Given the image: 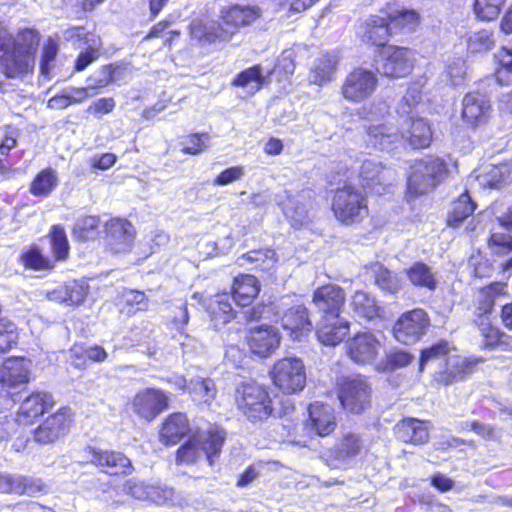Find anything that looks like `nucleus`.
Returning <instances> with one entry per match:
<instances>
[{
  "mask_svg": "<svg viewBox=\"0 0 512 512\" xmlns=\"http://www.w3.org/2000/svg\"><path fill=\"white\" fill-rule=\"evenodd\" d=\"M40 34L36 29H20L15 36L0 25V59L6 78H23L33 71Z\"/></svg>",
  "mask_w": 512,
  "mask_h": 512,
  "instance_id": "obj_1",
  "label": "nucleus"
},
{
  "mask_svg": "<svg viewBox=\"0 0 512 512\" xmlns=\"http://www.w3.org/2000/svg\"><path fill=\"white\" fill-rule=\"evenodd\" d=\"M366 134L368 147L388 153L394 152L403 142L413 149H422L432 140L431 127L423 118L403 120L400 130L389 123L372 124L367 127Z\"/></svg>",
  "mask_w": 512,
  "mask_h": 512,
  "instance_id": "obj_2",
  "label": "nucleus"
},
{
  "mask_svg": "<svg viewBox=\"0 0 512 512\" xmlns=\"http://www.w3.org/2000/svg\"><path fill=\"white\" fill-rule=\"evenodd\" d=\"M261 16L256 6L232 5L220 11V20L193 19L190 23L191 37L203 44L228 42L243 26H248Z\"/></svg>",
  "mask_w": 512,
  "mask_h": 512,
  "instance_id": "obj_3",
  "label": "nucleus"
},
{
  "mask_svg": "<svg viewBox=\"0 0 512 512\" xmlns=\"http://www.w3.org/2000/svg\"><path fill=\"white\" fill-rule=\"evenodd\" d=\"M448 351L449 347L446 341H440L423 349L419 360V370L423 371L429 363L437 364L433 378L438 384L449 385L454 381L462 380L469 369V365L458 356L447 358Z\"/></svg>",
  "mask_w": 512,
  "mask_h": 512,
  "instance_id": "obj_4",
  "label": "nucleus"
},
{
  "mask_svg": "<svg viewBox=\"0 0 512 512\" xmlns=\"http://www.w3.org/2000/svg\"><path fill=\"white\" fill-rule=\"evenodd\" d=\"M226 440L225 430L216 424H210L206 430L199 431L177 450L178 463H194L204 455L210 466L220 456Z\"/></svg>",
  "mask_w": 512,
  "mask_h": 512,
  "instance_id": "obj_5",
  "label": "nucleus"
},
{
  "mask_svg": "<svg viewBox=\"0 0 512 512\" xmlns=\"http://www.w3.org/2000/svg\"><path fill=\"white\" fill-rule=\"evenodd\" d=\"M29 381V368L23 359H9L0 370V413L10 410L22 398Z\"/></svg>",
  "mask_w": 512,
  "mask_h": 512,
  "instance_id": "obj_6",
  "label": "nucleus"
},
{
  "mask_svg": "<svg viewBox=\"0 0 512 512\" xmlns=\"http://www.w3.org/2000/svg\"><path fill=\"white\" fill-rule=\"evenodd\" d=\"M446 162L434 156H429L416 161L411 166V173L407 180V190L410 195L419 196L433 189L447 175Z\"/></svg>",
  "mask_w": 512,
  "mask_h": 512,
  "instance_id": "obj_7",
  "label": "nucleus"
},
{
  "mask_svg": "<svg viewBox=\"0 0 512 512\" xmlns=\"http://www.w3.org/2000/svg\"><path fill=\"white\" fill-rule=\"evenodd\" d=\"M238 408L251 422L266 420L273 412L272 400L265 388L256 383H243L237 389Z\"/></svg>",
  "mask_w": 512,
  "mask_h": 512,
  "instance_id": "obj_8",
  "label": "nucleus"
},
{
  "mask_svg": "<svg viewBox=\"0 0 512 512\" xmlns=\"http://www.w3.org/2000/svg\"><path fill=\"white\" fill-rule=\"evenodd\" d=\"M332 210L335 217L346 225L358 223L368 215V206L365 196L351 186L337 189Z\"/></svg>",
  "mask_w": 512,
  "mask_h": 512,
  "instance_id": "obj_9",
  "label": "nucleus"
},
{
  "mask_svg": "<svg viewBox=\"0 0 512 512\" xmlns=\"http://www.w3.org/2000/svg\"><path fill=\"white\" fill-rule=\"evenodd\" d=\"M274 385L283 393L294 394L306 386V367L301 358L284 357L270 371Z\"/></svg>",
  "mask_w": 512,
  "mask_h": 512,
  "instance_id": "obj_10",
  "label": "nucleus"
},
{
  "mask_svg": "<svg viewBox=\"0 0 512 512\" xmlns=\"http://www.w3.org/2000/svg\"><path fill=\"white\" fill-rule=\"evenodd\" d=\"M375 65L376 70L386 77H405L413 69L414 55L408 48L388 45L380 50Z\"/></svg>",
  "mask_w": 512,
  "mask_h": 512,
  "instance_id": "obj_11",
  "label": "nucleus"
},
{
  "mask_svg": "<svg viewBox=\"0 0 512 512\" xmlns=\"http://www.w3.org/2000/svg\"><path fill=\"white\" fill-rule=\"evenodd\" d=\"M371 392L372 389L367 379L357 375L343 379L338 396L346 410L360 414L370 406Z\"/></svg>",
  "mask_w": 512,
  "mask_h": 512,
  "instance_id": "obj_12",
  "label": "nucleus"
},
{
  "mask_svg": "<svg viewBox=\"0 0 512 512\" xmlns=\"http://www.w3.org/2000/svg\"><path fill=\"white\" fill-rule=\"evenodd\" d=\"M429 324L428 314L423 309L416 308L405 312L395 322L393 335L400 343L414 344L426 333Z\"/></svg>",
  "mask_w": 512,
  "mask_h": 512,
  "instance_id": "obj_13",
  "label": "nucleus"
},
{
  "mask_svg": "<svg viewBox=\"0 0 512 512\" xmlns=\"http://www.w3.org/2000/svg\"><path fill=\"white\" fill-rule=\"evenodd\" d=\"M377 83L378 79L373 71L357 68L347 75L342 86V95L351 102L364 101L374 93Z\"/></svg>",
  "mask_w": 512,
  "mask_h": 512,
  "instance_id": "obj_14",
  "label": "nucleus"
},
{
  "mask_svg": "<svg viewBox=\"0 0 512 512\" xmlns=\"http://www.w3.org/2000/svg\"><path fill=\"white\" fill-rule=\"evenodd\" d=\"M88 462L109 475H129L133 471L131 460L117 451L101 450L93 447L85 449Z\"/></svg>",
  "mask_w": 512,
  "mask_h": 512,
  "instance_id": "obj_15",
  "label": "nucleus"
},
{
  "mask_svg": "<svg viewBox=\"0 0 512 512\" xmlns=\"http://www.w3.org/2000/svg\"><path fill=\"white\" fill-rule=\"evenodd\" d=\"M312 302L321 318L337 320L345 303V292L335 284L323 285L314 291Z\"/></svg>",
  "mask_w": 512,
  "mask_h": 512,
  "instance_id": "obj_16",
  "label": "nucleus"
},
{
  "mask_svg": "<svg viewBox=\"0 0 512 512\" xmlns=\"http://www.w3.org/2000/svg\"><path fill=\"white\" fill-rule=\"evenodd\" d=\"M359 178L364 188L381 195L392 184L394 171L385 167L375 158L364 159L360 166Z\"/></svg>",
  "mask_w": 512,
  "mask_h": 512,
  "instance_id": "obj_17",
  "label": "nucleus"
},
{
  "mask_svg": "<svg viewBox=\"0 0 512 512\" xmlns=\"http://www.w3.org/2000/svg\"><path fill=\"white\" fill-rule=\"evenodd\" d=\"M70 423L69 409L61 408L33 431V439L41 445L52 444L68 433Z\"/></svg>",
  "mask_w": 512,
  "mask_h": 512,
  "instance_id": "obj_18",
  "label": "nucleus"
},
{
  "mask_svg": "<svg viewBox=\"0 0 512 512\" xmlns=\"http://www.w3.org/2000/svg\"><path fill=\"white\" fill-rule=\"evenodd\" d=\"M107 247L115 252L130 251L135 239L133 225L125 219L115 218L105 224Z\"/></svg>",
  "mask_w": 512,
  "mask_h": 512,
  "instance_id": "obj_19",
  "label": "nucleus"
},
{
  "mask_svg": "<svg viewBox=\"0 0 512 512\" xmlns=\"http://www.w3.org/2000/svg\"><path fill=\"white\" fill-rule=\"evenodd\" d=\"M133 411L141 418L152 421L168 406V397L161 390L147 388L133 399Z\"/></svg>",
  "mask_w": 512,
  "mask_h": 512,
  "instance_id": "obj_20",
  "label": "nucleus"
},
{
  "mask_svg": "<svg viewBox=\"0 0 512 512\" xmlns=\"http://www.w3.org/2000/svg\"><path fill=\"white\" fill-rule=\"evenodd\" d=\"M19 402L21 404L17 420L20 423L28 424L49 411L54 405V398L50 393L44 391H35L26 396L22 391V398Z\"/></svg>",
  "mask_w": 512,
  "mask_h": 512,
  "instance_id": "obj_21",
  "label": "nucleus"
},
{
  "mask_svg": "<svg viewBox=\"0 0 512 512\" xmlns=\"http://www.w3.org/2000/svg\"><path fill=\"white\" fill-rule=\"evenodd\" d=\"M280 344V335L278 329L261 325L251 328L248 338L250 351L261 358L270 356Z\"/></svg>",
  "mask_w": 512,
  "mask_h": 512,
  "instance_id": "obj_22",
  "label": "nucleus"
},
{
  "mask_svg": "<svg viewBox=\"0 0 512 512\" xmlns=\"http://www.w3.org/2000/svg\"><path fill=\"white\" fill-rule=\"evenodd\" d=\"M308 415L306 427L318 436H328L337 426L335 412L330 405L314 402L308 407Z\"/></svg>",
  "mask_w": 512,
  "mask_h": 512,
  "instance_id": "obj_23",
  "label": "nucleus"
},
{
  "mask_svg": "<svg viewBox=\"0 0 512 512\" xmlns=\"http://www.w3.org/2000/svg\"><path fill=\"white\" fill-rule=\"evenodd\" d=\"M348 355L360 364L372 362L380 349V341L370 332L358 333L347 342Z\"/></svg>",
  "mask_w": 512,
  "mask_h": 512,
  "instance_id": "obj_24",
  "label": "nucleus"
},
{
  "mask_svg": "<svg viewBox=\"0 0 512 512\" xmlns=\"http://www.w3.org/2000/svg\"><path fill=\"white\" fill-rule=\"evenodd\" d=\"M282 327L289 332L293 340L300 341L302 336L312 331L309 310L304 305L288 308L281 317Z\"/></svg>",
  "mask_w": 512,
  "mask_h": 512,
  "instance_id": "obj_25",
  "label": "nucleus"
},
{
  "mask_svg": "<svg viewBox=\"0 0 512 512\" xmlns=\"http://www.w3.org/2000/svg\"><path fill=\"white\" fill-rule=\"evenodd\" d=\"M489 110L488 99L478 92L468 93L462 100V119L473 128L486 122Z\"/></svg>",
  "mask_w": 512,
  "mask_h": 512,
  "instance_id": "obj_26",
  "label": "nucleus"
},
{
  "mask_svg": "<svg viewBox=\"0 0 512 512\" xmlns=\"http://www.w3.org/2000/svg\"><path fill=\"white\" fill-rule=\"evenodd\" d=\"M361 33L364 42L384 48L393 34V28L389 20L379 16H369L361 26Z\"/></svg>",
  "mask_w": 512,
  "mask_h": 512,
  "instance_id": "obj_27",
  "label": "nucleus"
},
{
  "mask_svg": "<svg viewBox=\"0 0 512 512\" xmlns=\"http://www.w3.org/2000/svg\"><path fill=\"white\" fill-rule=\"evenodd\" d=\"M229 293L223 292L213 296L207 306L211 322L216 330L230 323L236 317Z\"/></svg>",
  "mask_w": 512,
  "mask_h": 512,
  "instance_id": "obj_28",
  "label": "nucleus"
},
{
  "mask_svg": "<svg viewBox=\"0 0 512 512\" xmlns=\"http://www.w3.org/2000/svg\"><path fill=\"white\" fill-rule=\"evenodd\" d=\"M285 197L286 200L283 202L282 197L279 196V204L282 205V211L286 219L294 228L303 226L308 220L305 192L303 191L293 195L289 191H285Z\"/></svg>",
  "mask_w": 512,
  "mask_h": 512,
  "instance_id": "obj_29",
  "label": "nucleus"
},
{
  "mask_svg": "<svg viewBox=\"0 0 512 512\" xmlns=\"http://www.w3.org/2000/svg\"><path fill=\"white\" fill-rule=\"evenodd\" d=\"M398 440L404 443L423 444L429 439V429L425 422L417 418H406L394 428Z\"/></svg>",
  "mask_w": 512,
  "mask_h": 512,
  "instance_id": "obj_30",
  "label": "nucleus"
},
{
  "mask_svg": "<svg viewBox=\"0 0 512 512\" xmlns=\"http://www.w3.org/2000/svg\"><path fill=\"white\" fill-rule=\"evenodd\" d=\"M260 291V283L250 274H241L234 278L231 298L241 307L249 306Z\"/></svg>",
  "mask_w": 512,
  "mask_h": 512,
  "instance_id": "obj_31",
  "label": "nucleus"
},
{
  "mask_svg": "<svg viewBox=\"0 0 512 512\" xmlns=\"http://www.w3.org/2000/svg\"><path fill=\"white\" fill-rule=\"evenodd\" d=\"M348 332L349 322L347 320L340 317L337 320L321 318L317 326L316 335L323 345L336 346L344 340Z\"/></svg>",
  "mask_w": 512,
  "mask_h": 512,
  "instance_id": "obj_32",
  "label": "nucleus"
},
{
  "mask_svg": "<svg viewBox=\"0 0 512 512\" xmlns=\"http://www.w3.org/2000/svg\"><path fill=\"white\" fill-rule=\"evenodd\" d=\"M190 431L188 419L183 413L170 415L162 425L160 440L165 445H175Z\"/></svg>",
  "mask_w": 512,
  "mask_h": 512,
  "instance_id": "obj_33",
  "label": "nucleus"
},
{
  "mask_svg": "<svg viewBox=\"0 0 512 512\" xmlns=\"http://www.w3.org/2000/svg\"><path fill=\"white\" fill-rule=\"evenodd\" d=\"M409 282L417 287L434 292L438 287L436 273L426 263L422 261L414 262L410 267L404 270Z\"/></svg>",
  "mask_w": 512,
  "mask_h": 512,
  "instance_id": "obj_34",
  "label": "nucleus"
},
{
  "mask_svg": "<svg viewBox=\"0 0 512 512\" xmlns=\"http://www.w3.org/2000/svg\"><path fill=\"white\" fill-rule=\"evenodd\" d=\"M188 393L195 403L210 406L218 389L212 378L195 376L189 380Z\"/></svg>",
  "mask_w": 512,
  "mask_h": 512,
  "instance_id": "obj_35",
  "label": "nucleus"
},
{
  "mask_svg": "<svg viewBox=\"0 0 512 512\" xmlns=\"http://www.w3.org/2000/svg\"><path fill=\"white\" fill-rule=\"evenodd\" d=\"M350 305L355 317L368 321L380 317L383 312L375 297L365 291H356L352 296Z\"/></svg>",
  "mask_w": 512,
  "mask_h": 512,
  "instance_id": "obj_36",
  "label": "nucleus"
},
{
  "mask_svg": "<svg viewBox=\"0 0 512 512\" xmlns=\"http://www.w3.org/2000/svg\"><path fill=\"white\" fill-rule=\"evenodd\" d=\"M361 442L359 436L346 434L331 450V457L336 462L335 466H346L360 452Z\"/></svg>",
  "mask_w": 512,
  "mask_h": 512,
  "instance_id": "obj_37",
  "label": "nucleus"
},
{
  "mask_svg": "<svg viewBox=\"0 0 512 512\" xmlns=\"http://www.w3.org/2000/svg\"><path fill=\"white\" fill-rule=\"evenodd\" d=\"M337 62L336 56L329 53L322 54L313 63L309 74L310 81L317 85H323L331 81Z\"/></svg>",
  "mask_w": 512,
  "mask_h": 512,
  "instance_id": "obj_38",
  "label": "nucleus"
},
{
  "mask_svg": "<svg viewBox=\"0 0 512 512\" xmlns=\"http://www.w3.org/2000/svg\"><path fill=\"white\" fill-rule=\"evenodd\" d=\"M86 48L77 56L74 69L77 72L85 70L90 64L95 62L99 57L102 49V42L99 36L93 33L85 34Z\"/></svg>",
  "mask_w": 512,
  "mask_h": 512,
  "instance_id": "obj_39",
  "label": "nucleus"
},
{
  "mask_svg": "<svg viewBox=\"0 0 512 512\" xmlns=\"http://www.w3.org/2000/svg\"><path fill=\"white\" fill-rule=\"evenodd\" d=\"M118 306L121 313L133 315L147 309L148 299L142 291L124 289L118 297Z\"/></svg>",
  "mask_w": 512,
  "mask_h": 512,
  "instance_id": "obj_40",
  "label": "nucleus"
},
{
  "mask_svg": "<svg viewBox=\"0 0 512 512\" xmlns=\"http://www.w3.org/2000/svg\"><path fill=\"white\" fill-rule=\"evenodd\" d=\"M276 261L277 258L275 251L269 248L251 250L238 258L240 265L249 263L253 265V268L261 271H269L274 267Z\"/></svg>",
  "mask_w": 512,
  "mask_h": 512,
  "instance_id": "obj_41",
  "label": "nucleus"
},
{
  "mask_svg": "<svg viewBox=\"0 0 512 512\" xmlns=\"http://www.w3.org/2000/svg\"><path fill=\"white\" fill-rule=\"evenodd\" d=\"M265 78L262 74V67L254 65L238 73L232 81V85L246 89L254 94L264 84Z\"/></svg>",
  "mask_w": 512,
  "mask_h": 512,
  "instance_id": "obj_42",
  "label": "nucleus"
},
{
  "mask_svg": "<svg viewBox=\"0 0 512 512\" xmlns=\"http://www.w3.org/2000/svg\"><path fill=\"white\" fill-rule=\"evenodd\" d=\"M375 284L383 291L390 294L397 293L402 287V279L397 273H393L381 263L372 265Z\"/></svg>",
  "mask_w": 512,
  "mask_h": 512,
  "instance_id": "obj_43",
  "label": "nucleus"
},
{
  "mask_svg": "<svg viewBox=\"0 0 512 512\" xmlns=\"http://www.w3.org/2000/svg\"><path fill=\"white\" fill-rule=\"evenodd\" d=\"M58 185L57 172L52 168L40 171L30 185V193L34 196H47Z\"/></svg>",
  "mask_w": 512,
  "mask_h": 512,
  "instance_id": "obj_44",
  "label": "nucleus"
},
{
  "mask_svg": "<svg viewBox=\"0 0 512 512\" xmlns=\"http://www.w3.org/2000/svg\"><path fill=\"white\" fill-rule=\"evenodd\" d=\"M475 208L476 204L472 201L469 194L467 192L461 194L452 204V210L448 216V224L458 227L466 218L473 214Z\"/></svg>",
  "mask_w": 512,
  "mask_h": 512,
  "instance_id": "obj_45",
  "label": "nucleus"
},
{
  "mask_svg": "<svg viewBox=\"0 0 512 512\" xmlns=\"http://www.w3.org/2000/svg\"><path fill=\"white\" fill-rule=\"evenodd\" d=\"M496 58L498 59V66L495 69V79L501 86H509L512 84V47H503Z\"/></svg>",
  "mask_w": 512,
  "mask_h": 512,
  "instance_id": "obj_46",
  "label": "nucleus"
},
{
  "mask_svg": "<svg viewBox=\"0 0 512 512\" xmlns=\"http://www.w3.org/2000/svg\"><path fill=\"white\" fill-rule=\"evenodd\" d=\"M100 219L97 216H85L76 221L74 236L82 241L95 239L99 234Z\"/></svg>",
  "mask_w": 512,
  "mask_h": 512,
  "instance_id": "obj_47",
  "label": "nucleus"
},
{
  "mask_svg": "<svg viewBox=\"0 0 512 512\" xmlns=\"http://www.w3.org/2000/svg\"><path fill=\"white\" fill-rule=\"evenodd\" d=\"M492 33L481 30L471 33L467 38V51L469 54L486 53L494 46Z\"/></svg>",
  "mask_w": 512,
  "mask_h": 512,
  "instance_id": "obj_48",
  "label": "nucleus"
},
{
  "mask_svg": "<svg viewBox=\"0 0 512 512\" xmlns=\"http://www.w3.org/2000/svg\"><path fill=\"white\" fill-rule=\"evenodd\" d=\"M52 252L57 260H64L69 254V242L64 228L54 225L49 233Z\"/></svg>",
  "mask_w": 512,
  "mask_h": 512,
  "instance_id": "obj_49",
  "label": "nucleus"
},
{
  "mask_svg": "<svg viewBox=\"0 0 512 512\" xmlns=\"http://www.w3.org/2000/svg\"><path fill=\"white\" fill-rule=\"evenodd\" d=\"M506 0H475L474 13L477 18L483 21L495 20Z\"/></svg>",
  "mask_w": 512,
  "mask_h": 512,
  "instance_id": "obj_50",
  "label": "nucleus"
},
{
  "mask_svg": "<svg viewBox=\"0 0 512 512\" xmlns=\"http://www.w3.org/2000/svg\"><path fill=\"white\" fill-rule=\"evenodd\" d=\"M479 335L482 337L481 345L486 349H491L500 342V331L491 325L488 316H482L477 325Z\"/></svg>",
  "mask_w": 512,
  "mask_h": 512,
  "instance_id": "obj_51",
  "label": "nucleus"
},
{
  "mask_svg": "<svg viewBox=\"0 0 512 512\" xmlns=\"http://www.w3.org/2000/svg\"><path fill=\"white\" fill-rule=\"evenodd\" d=\"M114 71L113 65H104L101 68L91 74L87 79L88 88L98 89L108 86L114 82Z\"/></svg>",
  "mask_w": 512,
  "mask_h": 512,
  "instance_id": "obj_52",
  "label": "nucleus"
},
{
  "mask_svg": "<svg viewBox=\"0 0 512 512\" xmlns=\"http://www.w3.org/2000/svg\"><path fill=\"white\" fill-rule=\"evenodd\" d=\"M392 28L413 29L418 23V14L414 10L402 8L389 16Z\"/></svg>",
  "mask_w": 512,
  "mask_h": 512,
  "instance_id": "obj_53",
  "label": "nucleus"
},
{
  "mask_svg": "<svg viewBox=\"0 0 512 512\" xmlns=\"http://www.w3.org/2000/svg\"><path fill=\"white\" fill-rule=\"evenodd\" d=\"M488 247L495 255H507L512 251V235L494 232L488 239Z\"/></svg>",
  "mask_w": 512,
  "mask_h": 512,
  "instance_id": "obj_54",
  "label": "nucleus"
},
{
  "mask_svg": "<svg viewBox=\"0 0 512 512\" xmlns=\"http://www.w3.org/2000/svg\"><path fill=\"white\" fill-rule=\"evenodd\" d=\"M22 260L27 268L34 270L49 269L52 266L50 259L45 257L36 246H32L23 253Z\"/></svg>",
  "mask_w": 512,
  "mask_h": 512,
  "instance_id": "obj_55",
  "label": "nucleus"
},
{
  "mask_svg": "<svg viewBox=\"0 0 512 512\" xmlns=\"http://www.w3.org/2000/svg\"><path fill=\"white\" fill-rule=\"evenodd\" d=\"M67 289V304L79 305L84 301L88 292V285L84 281H69L64 284Z\"/></svg>",
  "mask_w": 512,
  "mask_h": 512,
  "instance_id": "obj_56",
  "label": "nucleus"
},
{
  "mask_svg": "<svg viewBox=\"0 0 512 512\" xmlns=\"http://www.w3.org/2000/svg\"><path fill=\"white\" fill-rule=\"evenodd\" d=\"M174 496V491L167 485L159 482L150 483L148 489V497L145 501H151L157 505L165 504Z\"/></svg>",
  "mask_w": 512,
  "mask_h": 512,
  "instance_id": "obj_57",
  "label": "nucleus"
},
{
  "mask_svg": "<svg viewBox=\"0 0 512 512\" xmlns=\"http://www.w3.org/2000/svg\"><path fill=\"white\" fill-rule=\"evenodd\" d=\"M149 485L150 483L143 480L131 478L124 483L123 491L137 500L145 501L148 497Z\"/></svg>",
  "mask_w": 512,
  "mask_h": 512,
  "instance_id": "obj_58",
  "label": "nucleus"
},
{
  "mask_svg": "<svg viewBox=\"0 0 512 512\" xmlns=\"http://www.w3.org/2000/svg\"><path fill=\"white\" fill-rule=\"evenodd\" d=\"M58 53L57 43L49 38L43 46L41 61H40V72L42 75H48Z\"/></svg>",
  "mask_w": 512,
  "mask_h": 512,
  "instance_id": "obj_59",
  "label": "nucleus"
},
{
  "mask_svg": "<svg viewBox=\"0 0 512 512\" xmlns=\"http://www.w3.org/2000/svg\"><path fill=\"white\" fill-rule=\"evenodd\" d=\"M413 356L403 350L390 351L386 355V362L384 364L385 370H395L403 368L411 363Z\"/></svg>",
  "mask_w": 512,
  "mask_h": 512,
  "instance_id": "obj_60",
  "label": "nucleus"
},
{
  "mask_svg": "<svg viewBox=\"0 0 512 512\" xmlns=\"http://www.w3.org/2000/svg\"><path fill=\"white\" fill-rule=\"evenodd\" d=\"M27 477L0 475V489L4 492H14L16 494H24L26 488Z\"/></svg>",
  "mask_w": 512,
  "mask_h": 512,
  "instance_id": "obj_61",
  "label": "nucleus"
},
{
  "mask_svg": "<svg viewBox=\"0 0 512 512\" xmlns=\"http://www.w3.org/2000/svg\"><path fill=\"white\" fill-rule=\"evenodd\" d=\"M446 75L449 78L451 85H461L466 75L465 61L462 58L454 59L448 64Z\"/></svg>",
  "mask_w": 512,
  "mask_h": 512,
  "instance_id": "obj_62",
  "label": "nucleus"
},
{
  "mask_svg": "<svg viewBox=\"0 0 512 512\" xmlns=\"http://www.w3.org/2000/svg\"><path fill=\"white\" fill-rule=\"evenodd\" d=\"M189 322V310L187 301L180 300L174 305L172 323L180 334H183L185 326Z\"/></svg>",
  "mask_w": 512,
  "mask_h": 512,
  "instance_id": "obj_63",
  "label": "nucleus"
},
{
  "mask_svg": "<svg viewBox=\"0 0 512 512\" xmlns=\"http://www.w3.org/2000/svg\"><path fill=\"white\" fill-rule=\"evenodd\" d=\"M208 139L207 134H191L187 137L182 152L184 154L197 155L207 147L206 141Z\"/></svg>",
  "mask_w": 512,
  "mask_h": 512,
  "instance_id": "obj_64",
  "label": "nucleus"
}]
</instances>
